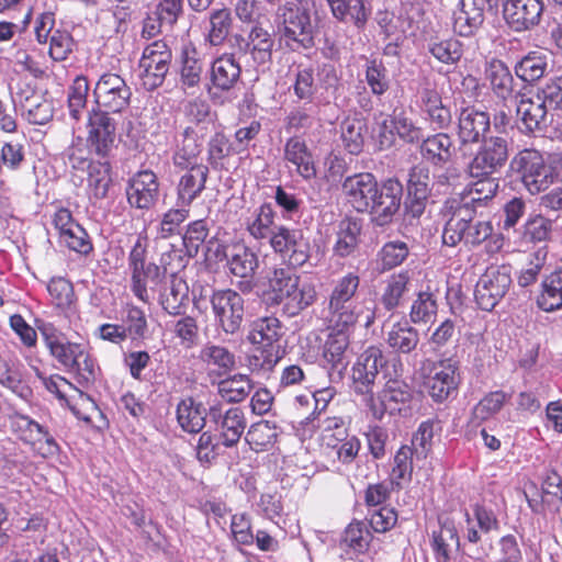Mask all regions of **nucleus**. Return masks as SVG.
<instances>
[{
  "mask_svg": "<svg viewBox=\"0 0 562 562\" xmlns=\"http://www.w3.org/2000/svg\"><path fill=\"white\" fill-rule=\"evenodd\" d=\"M224 257L229 272L243 279L237 284L238 290L241 293L251 292L255 286L252 278L259 268L258 254L245 244L237 243L225 250Z\"/></svg>",
  "mask_w": 562,
  "mask_h": 562,
  "instance_id": "obj_15",
  "label": "nucleus"
},
{
  "mask_svg": "<svg viewBox=\"0 0 562 562\" xmlns=\"http://www.w3.org/2000/svg\"><path fill=\"white\" fill-rule=\"evenodd\" d=\"M334 19L351 23L357 30H364L371 14L370 0H325Z\"/></svg>",
  "mask_w": 562,
  "mask_h": 562,
  "instance_id": "obj_28",
  "label": "nucleus"
},
{
  "mask_svg": "<svg viewBox=\"0 0 562 562\" xmlns=\"http://www.w3.org/2000/svg\"><path fill=\"white\" fill-rule=\"evenodd\" d=\"M204 72L202 54L192 44H187L181 50L180 83L187 91L200 87Z\"/></svg>",
  "mask_w": 562,
  "mask_h": 562,
  "instance_id": "obj_38",
  "label": "nucleus"
},
{
  "mask_svg": "<svg viewBox=\"0 0 562 562\" xmlns=\"http://www.w3.org/2000/svg\"><path fill=\"white\" fill-rule=\"evenodd\" d=\"M299 280L300 277L289 269L276 268L269 279L270 291L267 293V301L270 304H281Z\"/></svg>",
  "mask_w": 562,
  "mask_h": 562,
  "instance_id": "obj_50",
  "label": "nucleus"
},
{
  "mask_svg": "<svg viewBox=\"0 0 562 562\" xmlns=\"http://www.w3.org/2000/svg\"><path fill=\"white\" fill-rule=\"evenodd\" d=\"M89 169V189L95 199H104L108 194L111 179V165L105 158L99 161L88 164Z\"/></svg>",
  "mask_w": 562,
  "mask_h": 562,
  "instance_id": "obj_56",
  "label": "nucleus"
},
{
  "mask_svg": "<svg viewBox=\"0 0 562 562\" xmlns=\"http://www.w3.org/2000/svg\"><path fill=\"white\" fill-rule=\"evenodd\" d=\"M360 286V278L355 272H348L347 274L335 281L331 292L328 297V302H342L358 300V290Z\"/></svg>",
  "mask_w": 562,
  "mask_h": 562,
  "instance_id": "obj_63",
  "label": "nucleus"
},
{
  "mask_svg": "<svg viewBox=\"0 0 562 562\" xmlns=\"http://www.w3.org/2000/svg\"><path fill=\"white\" fill-rule=\"evenodd\" d=\"M178 186L179 200L189 205L192 201L200 195L205 188V182L209 176V168L205 165H192L188 168Z\"/></svg>",
  "mask_w": 562,
  "mask_h": 562,
  "instance_id": "obj_43",
  "label": "nucleus"
},
{
  "mask_svg": "<svg viewBox=\"0 0 562 562\" xmlns=\"http://www.w3.org/2000/svg\"><path fill=\"white\" fill-rule=\"evenodd\" d=\"M342 191L357 212L369 213L376 226H385L400 210L403 184L395 178L379 184L372 173L360 172L344 180Z\"/></svg>",
  "mask_w": 562,
  "mask_h": 562,
  "instance_id": "obj_1",
  "label": "nucleus"
},
{
  "mask_svg": "<svg viewBox=\"0 0 562 562\" xmlns=\"http://www.w3.org/2000/svg\"><path fill=\"white\" fill-rule=\"evenodd\" d=\"M503 16L515 32L528 31L540 23L543 0H502Z\"/></svg>",
  "mask_w": 562,
  "mask_h": 562,
  "instance_id": "obj_20",
  "label": "nucleus"
},
{
  "mask_svg": "<svg viewBox=\"0 0 562 562\" xmlns=\"http://www.w3.org/2000/svg\"><path fill=\"white\" fill-rule=\"evenodd\" d=\"M328 313L337 330L342 331H347L360 321L369 328L375 321V307H364L359 300L328 302Z\"/></svg>",
  "mask_w": 562,
  "mask_h": 562,
  "instance_id": "obj_22",
  "label": "nucleus"
},
{
  "mask_svg": "<svg viewBox=\"0 0 562 562\" xmlns=\"http://www.w3.org/2000/svg\"><path fill=\"white\" fill-rule=\"evenodd\" d=\"M442 212L447 217L442 232V243L454 247L460 243L468 224L475 220V202L467 198L448 199L443 204Z\"/></svg>",
  "mask_w": 562,
  "mask_h": 562,
  "instance_id": "obj_13",
  "label": "nucleus"
},
{
  "mask_svg": "<svg viewBox=\"0 0 562 562\" xmlns=\"http://www.w3.org/2000/svg\"><path fill=\"white\" fill-rule=\"evenodd\" d=\"M366 81L372 94L383 95L391 86L389 71L382 60L370 59L366 64Z\"/></svg>",
  "mask_w": 562,
  "mask_h": 562,
  "instance_id": "obj_58",
  "label": "nucleus"
},
{
  "mask_svg": "<svg viewBox=\"0 0 562 562\" xmlns=\"http://www.w3.org/2000/svg\"><path fill=\"white\" fill-rule=\"evenodd\" d=\"M293 83L291 90L299 103L329 104L328 98L317 97V83L315 79V69L312 65H297L293 70Z\"/></svg>",
  "mask_w": 562,
  "mask_h": 562,
  "instance_id": "obj_32",
  "label": "nucleus"
},
{
  "mask_svg": "<svg viewBox=\"0 0 562 562\" xmlns=\"http://www.w3.org/2000/svg\"><path fill=\"white\" fill-rule=\"evenodd\" d=\"M88 91L89 82L85 76H77L68 89V110L76 121L81 117V112L86 108Z\"/></svg>",
  "mask_w": 562,
  "mask_h": 562,
  "instance_id": "obj_62",
  "label": "nucleus"
},
{
  "mask_svg": "<svg viewBox=\"0 0 562 562\" xmlns=\"http://www.w3.org/2000/svg\"><path fill=\"white\" fill-rule=\"evenodd\" d=\"M386 363V358L379 347L367 348L352 367L351 378L355 392L364 395L366 398L373 395L374 384Z\"/></svg>",
  "mask_w": 562,
  "mask_h": 562,
  "instance_id": "obj_14",
  "label": "nucleus"
},
{
  "mask_svg": "<svg viewBox=\"0 0 562 562\" xmlns=\"http://www.w3.org/2000/svg\"><path fill=\"white\" fill-rule=\"evenodd\" d=\"M44 344L58 363L68 372L78 364L79 359L85 356V346L66 340L54 329H42Z\"/></svg>",
  "mask_w": 562,
  "mask_h": 562,
  "instance_id": "obj_27",
  "label": "nucleus"
},
{
  "mask_svg": "<svg viewBox=\"0 0 562 562\" xmlns=\"http://www.w3.org/2000/svg\"><path fill=\"white\" fill-rule=\"evenodd\" d=\"M516 113L518 128L525 135L543 134L552 120L549 117V110L536 94H519Z\"/></svg>",
  "mask_w": 562,
  "mask_h": 562,
  "instance_id": "obj_17",
  "label": "nucleus"
},
{
  "mask_svg": "<svg viewBox=\"0 0 562 562\" xmlns=\"http://www.w3.org/2000/svg\"><path fill=\"white\" fill-rule=\"evenodd\" d=\"M276 23L280 41L290 50H310L315 46L318 14L313 0L290 1L279 7Z\"/></svg>",
  "mask_w": 562,
  "mask_h": 562,
  "instance_id": "obj_2",
  "label": "nucleus"
},
{
  "mask_svg": "<svg viewBox=\"0 0 562 562\" xmlns=\"http://www.w3.org/2000/svg\"><path fill=\"white\" fill-rule=\"evenodd\" d=\"M316 299L317 292L315 284L310 280L300 279L296 282V286H293L292 291L281 304L283 305V312L292 317L313 305Z\"/></svg>",
  "mask_w": 562,
  "mask_h": 562,
  "instance_id": "obj_44",
  "label": "nucleus"
},
{
  "mask_svg": "<svg viewBox=\"0 0 562 562\" xmlns=\"http://www.w3.org/2000/svg\"><path fill=\"white\" fill-rule=\"evenodd\" d=\"M485 79L496 98L506 101L520 93L508 66L501 59H492L485 68Z\"/></svg>",
  "mask_w": 562,
  "mask_h": 562,
  "instance_id": "obj_31",
  "label": "nucleus"
},
{
  "mask_svg": "<svg viewBox=\"0 0 562 562\" xmlns=\"http://www.w3.org/2000/svg\"><path fill=\"white\" fill-rule=\"evenodd\" d=\"M115 139V122L100 108L89 114L88 147L90 153L101 159L110 156Z\"/></svg>",
  "mask_w": 562,
  "mask_h": 562,
  "instance_id": "obj_18",
  "label": "nucleus"
},
{
  "mask_svg": "<svg viewBox=\"0 0 562 562\" xmlns=\"http://www.w3.org/2000/svg\"><path fill=\"white\" fill-rule=\"evenodd\" d=\"M484 20V11L481 8L461 0V8L454 13L453 30L460 36L470 37L480 31Z\"/></svg>",
  "mask_w": 562,
  "mask_h": 562,
  "instance_id": "obj_45",
  "label": "nucleus"
},
{
  "mask_svg": "<svg viewBox=\"0 0 562 562\" xmlns=\"http://www.w3.org/2000/svg\"><path fill=\"white\" fill-rule=\"evenodd\" d=\"M284 160L293 165L303 179L311 180L316 177L313 155L303 138L293 136L285 142Z\"/></svg>",
  "mask_w": 562,
  "mask_h": 562,
  "instance_id": "obj_34",
  "label": "nucleus"
},
{
  "mask_svg": "<svg viewBox=\"0 0 562 562\" xmlns=\"http://www.w3.org/2000/svg\"><path fill=\"white\" fill-rule=\"evenodd\" d=\"M509 265L490 266L475 284L474 297L479 307L491 312L507 294L512 286Z\"/></svg>",
  "mask_w": 562,
  "mask_h": 562,
  "instance_id": "obj_8",
  "label": "nucleus"
},
{
  "mask_svg": "<svg viewBox=\"0 0 562 562\" xmlns=\"http://www.w3.org/2000/svg\"><path fill=\"white\" fill-rule=\"evenodd\" d=\"M454 146L447 133H437L427 137L420 147L423 157L435 166H443L452 159Z\"/></svg>",
  "mask_w": 562,
  "mask_h": 562,
  "instance_id": "obj_42",
  "label": "nucleus"
},
{
  "mask_svg": "<svg viewBox=\"0 0 562 562\" xmlns=\"http://www.w3.org/2000/svg\"><path fill=\"white\" fill-rule=\"evenodd\" d=\"M328 456H333L342 464H350L358 456L361 442L355 435L346 434L341 437L327 435L323 443Z\"/></svg>",
  "mask_w": 562,
  "mask_h": 562,
  "instance_id": "obj_46",
  "label": "nucleus"
},
{
  "mask_svg": "<svg viewBox=\"0 0 562 562\" xmlns=\"http://www.w3.org/2000/svg\"><path fill=\"white\" fill-rule=\"evenodd\" d=\"M426 47L438 61L448 65L458 63L463 54L461 42L453 37H431Z\"/></svg>",
  "mask_w": 562,
  "mask_h": 562,
  "instance_id": "obj_53",
  "label": "nucleus"
},
{
  "mask_svg": "<svg viewBox=\"0 0 562 562\" xmlns=\"http://www.w3.org/2000/svg\"><path fill=\"white\" fill-rule=\"evenodd\" d=\"M252 383L246 374H234L217 384V392L227 403L243 402L251 392Z\"/></svg>",
  "mask_w": 562,
  "mask_h": 562,
  "instance_id": "obj_52",
  "label": "nucleus"
},
{
  "mask_svg": "<svg viewBox=\"0 0 562 562\" xmlns=\"http://www.w3.org/2000/svg\"><path fill=\"white\" fill-rule=\"evenodd\" d=\"M460 546V538L453 520L439 518V529L431 535V548L437 562H450L453 549Z\"/></svg>",
  "mask_w": 562,
  "mask_h": 562,
  "instance_id": "obj_36",
  "label": "nucleus"
},
{
  "mask_svg": "<svg viewBox=\"0 0 562 562\" xmlns=\"http://www.w3.org/2000/svg\"><path fill=\"white\" fill-rule=\"evenodd\" d=\"M412 283V272L401 270L389 276L382 288L379 302L386 312H395L403 306Z\"/></svg>",
  "mask_w": 562,
  "mask_h": 562,
  "instance_id": "obj_29",
  "label": "nucleus"
},
{
  "mask_svg": "<svg viewBox=\"0 0 562 562\" xmlns=\"http://www.w3.org/2000/svg\"><path fill=\"white\" fill-rule=\"evenodd\" d=\"M277 436L274 423L260 420L250 426L245 439L254 451L260 452L273 446Z\"/></svg>",
  "mask_w": 562,
  "mask_h": 562,
  "instance_id": "obj_54",
  "label": "nucleus"
},
{
  "mask_svg": "<svg viewBox=\"0 0 562 562\" xmlns=\"http://www.w3.org/2000/svg\"><path fill=\"white\" fill-rule=\"evenodd\" d=\"M281 323L276 317H263L251 325L247 339L252 345L279 346Z\"/></svg>",
  "mask_w": 562,
  "mask_h": 562,
  "instance_id": "obj_49",
  "label": "nucleus"
},
{
  "mask_svg": "<svg viewBox=\"0 0 562 562\" xmlns=\"http://www.w3.org/2000/svg\"><path fill=\"white\" fill-rule=\"evenodd\" d=\"M172 53L165 41H143V88L154 90L162 85Z\"/></svg>",
  "mask_w": 562,
  "mask_h": 562,
  "instance_id": "obj_12",
  "label": "nucleus"
},
{
  "mask_svg": "<svg viewBox=\"0 0 562 562\" xmlns=\"http://www.w3.org/2000/svg\"><path fill=\"white\" fill-rule=\"evenodd\" d=\"M491 128L490 113L474 105L461 108L458 114V139L461 145L479 144Z\"/></svg>",
  "mask_w": 562,
  "mask_h": 562,
  "instance_id": "obj_24",
  "label": "nucleus"
},
{
  "mask_svg": "<svg viewBox=\"0 0 562 562\" xmlns=\"http://www.w3.org/2000/svg\"><path fill=\"white\" fill-rule=\"evenodd\" d=\"M415 97L417 108L435 130H446L451 126L452 114L450 108L443 104L441 93L434 79L429 76L419 77Z\"/></svg>",
  "mask_w": 562,
  "mask_h": 562,
  "instance_id": "obj_7",
  "label": "nucleus"
},
{
  "mask_svg": "<svg viewBox=\"0 0 562 562\" xmlns=\"http://www.w3.org/2000/svg\"><path fill=\"white\" fill-rule=\"evenodd\" d=\"M210 302L214 318L222 330L227 335L239 331L248 308L241 293L233 289L215 290Z\"/></svg>",
  "mask_w": 562,
  "mask_h": 562,
  "instance_id": "obj_6",
  "label": "nucleus"
},
{
  "mask_svg": "<svg viewBox=\"0 0 562 562\" xmlns=\"http://www.w3.org/2000/svg\"><path fill=\"white\" fill-rule=\"evenodd\" d=\"M468 165L472 178L488 177L499 172L509 158V139L505 135L486 137Z\"/></svg>",
  "mask_w": 562,
  "mask_h": 562,
  "instance_id": "obj_5",
  "label": "nucleus"
},
{
  "mask_svg": "<svg viewBox=\"0 0 562 562\" xmlns=\"http://www.w3.org/2000/svg\"><path fill=\"white\" fill-rule=\"evenodd\" d=\"M366 123L357 117H346L340 123V138L345 149L351 155H359L364 145Z\"/></svg>",
  "mask_w": 562,
  "mask_h": 562,
  "instance_id": "obj_51",
  "label": "nucleus"
},
{
  "mask_svg": "<svg viewBox=\"0 0 562 562\" xmlns=\"http://www.w3.org/2000/svg\"><path fill=\"white\" fill-rule=\"evenodd\" d=\"M348 346V335L342 330L330 334L324 344L322 364L327 370L330 382L337 383L342 380L349 363L346 355Z\"/></svg>",
  "mask_w": 562,
  "mask_h": 562,
  "instance_id": "obj_25",
  "label": "nucleus"
},
{
  "mask_svg": "<svg viewBox=\"0 0 562 562\" xmlns=\"http://www.w3.org/2000/svg\"><path fill=\"white\" fill-rule=\"evenodd\" d=\"M251 353L248 356V367L256 373H268L277 366L281 359L280 346L254 345Z\"/></svg>",
  "mask_w": 562,
  "mask_h": 562,
  "instance_id": "obj_55",
  "label": "nucleus"
},
{
  "mask_svg": "<svg viewBox=\"0 0 562 562\" xmlns=\"http://www.w3.org/2000/svg\"><path fill=\"white\" fill-rule=\"evenodd\" d=\"M132 323L130 325L103 324L98 328L99 337L113 344H120L126 338L133 341L140 335V311L134 310L130 312Z\"/></svg>",
  "mask_w": 562,
  "mask_h": 562,
  "instance_id": "obj_47",
  "label": "nucleus"
},
{
  "mask_svg": "<svg viewBox=\"0 0 562 562\" xmlns=\"http://www.w3.org/2000/svg\"><path fill=\"white\" fill-rule=\"evenodd\" d=\"M186 116L189 122L195 124L202 132H207L215 126L216 114L212 112L207 101L194 99L186 105Z\"/></svg>",
  "mask_w": 562,
  "mask_h": 562,
  "instance_id": "obj_59",
  "label": "nucleus"
},
{
  "mask_svg": "<svg viewBox=\"0 0 562 562\" xmlns=\"http://www.w3.org/2000/svg\"><path fill=\"white\" fill-rule=\"evenodd\" d=\"M460 383L459 362L451 358L440 360L434 367L425 387L429 396L437 403H442L457 392Z\"/></svg>",
  "mask_w": 562,
  "mask_h": 562,
  "instance_id": "obj_19",
  "label": "nucleus"
},
{
  "mask_svg": "<svg viewBox=\"0 0 562 562\" xmlns=\"http://www.w3.org/2000/svg\"><path fill=\"white\" fill-rule=\"evenodd\" d=\"M413 397L414 391L405 381L390 379L379 393V403L373 395L366 398V402L372 415L382 419L385 413L393 415L409 408Z\"/></svg>",
  "mask_w": 562,
  "mask_h": 562,
  "instance_id": "obj_11",
  "label": "nucleus"
},
{
  "mask_svg": "<svg viewBox=\"0 0 562 562\" xmlns=\"http://www.w3.org/2000/svg\"><path fill=\"white\" fill-rule=\"evenodd\" d=\"M274 45L273 34L258 23L250 27L247 35L235 34L232 37V46L239 54L247 55L249 65L257 71L270 69Z\"/></svg>",
  "mask_w": 562,
  "mask_h": 562,
  "instance_id": "obj_4",
  "label": "nucleus"
},
{
  "mask_svg": "<svg viewBox=\"0 0 562 562\" xmlns=\"http://www.w3.org/2000/svg\"><path fill=\"white\" fill-rule=\"evenodd\" d=\"M206 416L209 411L192 397L183 398L177 405V422L186 432H201L205 426Z\"/></svg>",
  "mask_w": 562,
  "mask_h": 562,
  "instance_id": "obj_39",
  "label": "nucleus"
},
{
  "mask_svg": "<svg viewBox=\"0 0 562 562\" xmlns=\"http://www.w3.org/2000/svg\"><path fill=\"white\" fill-rule=\"evenodd\" d=\"M98 108L116 113L124 109L131 98V90L116 74H104L93 91Z\"/></svg>",
  "mask_w": 562,
  "mask_h": 562,
  "instance_id": "obj_21",
  "label": "nucleus"
},
{
  "mask_svg": "<svg viewBox=\"0 0 562 562\" xmlns=\"http://www.w3.org/2000/svg\"><path fill=\"white\" fill-rule=\"evenodd\" d=\"M361 224L352 217H345L339 221L336 232V243L333 247L335 256L346 258L352 255L359 245Z\"/></svg>",
  "mask_w": 562,
  "mask_h": 562,
  "instance_id": "obj_40",
  "label": "nucleus"
},
{
  "mask_svg": "<svg viewBox=\"0 0 562 562\" xmlns=\"http://www.w3.org/2000/svg\"><path fill=\"white\" fill-rule=\"evenodd\" d=\"M429 194V169L420 165L414 166L407 180V200L405 202L407 213L418 218L425 212Z\"/></svg>",
  "mask_w": 562,
  "mask_h": 562,
  "instance_id": "obj_26",
  "label": "nucleus"
},
{
  "mask_svg": "<svg viewBox=\"0 0 562 562\" xmlns=\"http://www.w3.org/2000/svg\"><path fill=\"white\" fill-rule=\"evenodd\" d=\"M548 249L546 246L528 255L526 266L520 270L517 283L521 288H527L538 280V277L547 262Z\"/></svg>",
  "mask_w": 562,
  "mask_h": 562,
  "instance_id": "obj_60",
  "label": "nucleus"
},
{
  "mask_svg": "<svg viewBox=\"0 0 562 562\" xmlns=\"http://www.w3.org/2000/svg\"><path fill=\"white\" fill-rule=\"evenodd\" d=\"M276 212L271 203L256 207L247 221V232L257 240H271L279 225L274 224Z\"/></svg>",
  "mask_w": 562,
  "mask_h": 562,
  "instance_id": "obj_41",
  "label": "nucleus"
},
{
  "mask_svg": "<svg viewBox=\"0 0 562 562\" xmlns=\"http://www.w3.org/2000/svg\"><path fill=\"white\" fill-rule=\"evenodd\" d=\"M211 423L215 425L221 443L226 448L235 447L246 428V417L241 408L231 407L223 411L222 405H212L209 408Z\"/></svg>",
  "mask_w": 562,
  "mask_h": 562,
  "instance_id": "obj_16",
  "label": "nucleus"
},
{
  "mask_svg": "<svg viewBox=\"0 0 562 562\" xmlns=\"http://www.w3.org/2000/svg\"><path fill=\"white\" fill-rule=\"evenodd\" d=\"M537 306L552 313L562 308V269L557 268L546 274L540 283V291L536 299Z\"/></svg>",
  "mask_w": 562,
  "mask_h": 562,
  "instance_id": "obj_37",
  "label": "nucleus"
},
{
  "mask_svg": "<svg viewBox=\"0 0 562 562\" xmlns=\"http://www.w3.org/2000/svg\"><path fill=\"white\" fill-rule=\"evenodd\" d=\"M200 358L207 364L228 371L235 366V356L225 347L207 344L200 352Z\"/></svg>",
  "mask_w": 562,
  "mask_h": 562,
  "instance_id": "obj_64",
  "label": "nucleus"
},
{
  "mask_svg": "<svg viewBox=\"0 0 562 562\" xmlns=\"http://www.w3.org/2000/svg\"><path fill=\"white\" fill-rule=\"evenodd\" d=\"M269 244L291 268H301L311 258V243L301 228L279 225Z\"/></svg>",
  "mask_w": 562,
  "mask_h": 562,
  "instance_id": "obj_9",
  "label": "nucleus"
},
{
  "mask_svg": "<svg viewBox=\"0 0 562 562\" xmlns=\"http://www.w3.org/2000/svg\"><path fill=\"white\" fill-rule=\"evenodd\" d=\"M170 278L160 279V268L155 263L143 267V293L145 285L153 283L151 289L159 293V303L170 315H183L190 304L189 286L181 276H175V269L169 270ZM143 301L145 296L143 295Z\"/></svg>",
  "mask_w": 562,
  "mask_h": 562,
  "instance_id": "obj_3",
  "label": "nucleus"
},
{
  "mask_svg": "<svg viewBox=\"0 0 562 562\" xmlns=\"http://www.w3.org/2000/svg\"><path fill=\"white\" fill-rule=\"evenodd\" d=\"M549 69L550 56L540 49L528 52L514 66L517 78L527 85L537 83L548 74Z\"/></svg>",
  "mask_w": 562,
  "mask_h": 562,
  "instance_id": "obj_33",
  "label": "nucleus"
},
{
  "mask_svg": "<svg viewBox=\"0 0 562 562\" xmlns=\"http://www.w3.org/2000/svg\"><path fill=\"white\" fill-rule=\"evenodd\" d=\"M437 312L438 302L435 294L430 291H420L409 306L408 323L414 325L431 323Z\"/></svg>",
  "mask_w": 562,
  "mask_h": 562,
  "instance_id": "obj_48",
  "label": "nucleus"
},
{
  "mask_svg": "<svg viewBox=\"0 0 562 562\" xmlns=\"http://www.w3.org/2000/svg\"><path fill=\"white\" fill-rule=\"evenodd\" d=\"M233 19L228 9H218L210 14V29L206 40L212 46L222 45L232 29Z\"/></svg>",
  "mask_w": 562,
  "mask_h": 562,
  "instance_id": "obj_57",
  "label": "nucleus"
},
{
  "mask_svg": "<svg viewBox=\"0 0 562 562\" xmlns=\"http://www.w3.org/2000/svg\"><path fill=\"white\" fill-rule=\"evenodd\" d=\"M385 342L393 353L408 356L417 350L420 335L408 321H398L385 331Z\"/></svg>",
  "mask_w": 562,
  "mask_h": 562,
  "instance_id": "obj_30",
  "label": "nucleus"
},
{
  "mask_svg": "<svg viewBox=\"0 0 562 562\" xmlns=\"http://www.w3.org/2000/svg\"><path fill=\"white\" fill-rule=\"evenodd\" d=\"M200 151V145L194 137V131L192 127H187L183 132L182 143L173 155V164L182 169L196 165L195 159Z\"/></svg>",
  "mask_w": 562,
  "mask_h": 562,
  "instance_id": "obj_61",
  "label": "nucleus"
},
{
  "mask_svg": "<svg viewBox=\"0 0 562 562\" xmlns=\"http://www.w3.org/2000/svg\"><path fill=\"white\" fill-rule=\"evenodd\" d=\"M241 67L235 54L225 53L216 57L211 65V82L221 91H228L240 79Z\"/></svg>",
  "mask_w": 562,
  "mask_h": 562,
  "instance_id": "obj_35",
  "label": "nucleus"
},
{
  "mask_svg": "<svg viewBox=\"0 0 562 562\" xmlns=\"http://www.w3.org/2000/svg\"><path fill=\"white\" fill-rule=\"evenodd\" d=\"M471 512L464 513L465 530L464 537L468 542L476 544L482 540L483 535L499 531L501 524L496 510L488 504L476 502L472 504Z\"/></svg>",
  "mask_w": 562,
  "mask_h": 562,
  "instance_id": "obj_23",
  "label": "nucleus"
},
{
  "mask_svg": "<svg viewBox=\"0 0 562 562\" xmlns=\"http://www.w3.org/2000/svg\"><path fill=\"white\" fill-rule=\"evenodd\" d=\"M509 169L520 178L530 194L548 189L546 160L540 151L529 148L518 151L512 158Z\"/></svg>",
  "mask_w": 562,
  "mask_h": 562,
  "instance_id": "obj_10",
  "label": "nucleus"
}]
</instances>
